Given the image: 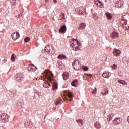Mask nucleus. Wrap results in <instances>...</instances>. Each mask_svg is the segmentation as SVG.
<instances>
[{"label":"nucleus","mask_w":129,"mask_h":129,"mask_svg":"<svg viewBox=\"0 0 129 129\" xmlns=\"http://www.w3.org/2000/svg\"><path fill=\"white\" fill-rule=\"evenodd\" d=\"M114 116V115L113 114H109L107 118V121L109 122L110 120H112V118Z\"/></svg>","instance_id":"obj_18"},{"label":"nucleus","mask_w":129,"mask_h":129,"mask_svg":"<svg viewBox=\"0 0 129 129\" xmlns=\"http://www.w3.org/2000/svg\"><path fill=\"white\" fill-rule=\"evenodd\" d=\"M106 16L108 19V20H111L112 19V15L109 12H106Z\"/></svg>","instance_id":"obj_21"},{"label":"nucleus","mask_w":129,"mask_h":129,"mask_svg":"<svg viewBox=\"0 0 129 129\" xmlns=\"http://www.w3.org/2000/svg\"><path fill=\"white\" fill-rule=\"evenodd\" d=\"M94 3L95 5H96V6L99 8H103L104 7L103 3H102V2H100L99 0H95Z\"/></svg>","instance_id":"obj_9"},{"label":"nucleus","mask_w":129,"mask_h":129,"mask_svg":"<svg viewBox=\"0 0 129 129\" xmlns=\"http://www.w3.org/2000/svg\"><path fill=\"white\" fill-rule=\"evenodd\" d=\"M119 35L118 34V33L116 32H113L111 34V37L112 39H117V38H118Z\"/></svg>","instance_id":"obj_13"},{"label":"nucleus","mask_w":129,"mask_h":129,"mask_svg":"<svg viewBox=\"0 0 129 129\" xmlns=\"http://www.w3.org/2000/svg\"><path fill=\"white\" fill-rule=\"evenodd\" d=\"M11 60L12 62H15L16 61V59L15 58V54H12L11 56Z\"/></svg>","instance_id":"obj_30"},{"label":"nucleus","mask_w":129,"mask_h":129,"mask_svg":"<svg viewBox=\"0 0 129 129\" xmlns=\"http://www.w3.org/2000/svg\"><path fill=\"white\" fill-rule=\"evenodd\" d=\"M102 95L105 96L108 94V90L107 89H104V90L101 92Z\"/></svg>","instance_id":"obj_19"},{"label":"nucleus","mask_w":129,"mask_h":129,"mask_svg":"<svg viewBox=\"0 0 129 129\" xmlns=\"http://www.w3.org/2000/svg\"><path fill=\"white\" fill-rule=\"evenodd\" d=\"M51 49H52V46L51 45H47L45 47L44 51L45 52H46L47 54H52Z\"/></svg>","instance_id":"obj_11"},{"label":"nucleus","mask_w":129,"mask_h":129,"mask_svg":"<svg viewBox=\"0 0 129 129\" xmlns=\"http://www.w3.org/2000/svg\"><path fill=\"white\" fill-rule=\"evenodd\" d=\"M76 12H77L78 14L84 15L85 14V9L83 7H79L76 9Z\"/></svg>","instance_id":"obj_5"},{"label":"nucleus","mask_w":129,"mask_h":129,"mask_svg":"<svg viewBox=\"0 0 129 129\" xmlns=\"http://www.w3.org/2000/svg\"><path fill=\"white\" fill-rule=\"evenodd\" d=\"M72 43L71 44V46L73 48L74 51H78L80 49V46H81V43L78 41L77 39H72Z\"/></svg>","instance_id":"obj_1"},{"label":"nucleus","mask_w":129,"mask_h":129,"mask_svg":"<svg viewBox=\"0 0 129 129\" xmlns=\"http://www.w3.org/2000/svg\"><path fill=\"white\" fill-rule=\"evenodd\" d=\"M53 89H58V85L55 83H53Z\"/></svg>","instance_id":"obj_29"},{"label":"nucleus","mask_w":129,"mask_h":129,"mask_svg":"<svg viewBox=\"0 0 129 129\" xmlns=\"http://www.w3.org/2000/svg\"><path fill=\"white\" fill-rule=\"evenodd\" d=\"M102 76L104 78H108L109 77V73L107 72L104 73Z\"/></svg>","instance_id":"obj_24"},{"label":"nucleus","mask_w":129,"mask_h":129,"mask_svg":"<svg viewBox=\"0 0 129 129\" xmlns=\"http://www.w3.org/2000/svg\"><path fill=\"white\" fill-rule=\"evenodd\" d=\"M111 68H112V69H116V68H117V66L113 64L112 66H111Z\"/></svg>","instance_id":"obj_33"},{"label":"nucleus","mask_w":129,"mask_h":129,"mask_svg":"<svg viewBox=\"0 0 129 129\" xmlns=\"http://www.w3.org/2000/svg\"><path fill=\"white\" fill-rule=\"evenodd\" d=\"M61 67H62V66H59V69H62V68H61Z\"/></svg>","instance_id":"obj_41"},{"label":"nucleus","mask_w":129,"mask_h":129,"mask_svg":"<svg viewBox=\"0 0 129 129\" xmlns=\"http://www.w3.org/2000/svg\"><path fill=\"white\" fill-rule=\"evenodd\" d=\"M16 80L18 82H22V81H23V80H24V77H23V76H22V75H21V74H19L17 76Z\"/></svg>","instance_id":"obj_12"},{"label":"nucleus","mask_w":129,"mask_h":129,"mask_svg":"<svg viewBox=\"0 0 129 129\" xmlns=\"http://www.w3.org/2000/svg\"><path fill=\"white\" fill-rule=\"evenodd\" d=\"M30 39L29 37H27L26 38H25L24 41L25 42V43H28V42H29L30 41Z\"/></svg>","instance_id":"obj_31"},{"label":"nucleus","mask_w":129,"mask_h":129,"mask_svg":"<svg viewBox=\"0 0 129 129\" xmlns=\"http://www.w3.org/2000/svg\"><path fill=\"white\" fill-rule=\"evenodd\" d=\"M59 33H62L63 34L66 33V26L63 25L59 29Z\"/></svg>","instance_id":"obj_15"},{"label":"nucleus","mask_w":129,"mask_h":129,"mask_svg":"<svg viewBox=\"0 0 129 129\" xmlns=\"http://www.w3.org/2000/svg\"><path fill=\"white\" fill-rule=\"evenodd\" d=\"M20 104H21V103L17 102V103H16V105H17V106H20Z\"/></svg>","instance_id":"obj_38"},{"label":"nucleus","mask_w":129,"mask_h":129,"mask_svg":"<svg viewBox=\"0 0 129 129\" xmlns=\"http://www.w3.org/2000/svg\"><path fill=\"white\" fill-rule=\"evenodd\" d=\"M86 27V25L84 23H82L81 24H80L79 29L80 30H83L84 29H85V27Z\"/></svg>","instance_id":"obj_22"},{"label":"nucleus","mask_w":129,"mask_h":129,"mask_svg":"<svg viewBox=\"0 0 129 129\" xmlns=\"http://www.w3.org/2000/svg\"><path fill=\"white\" fill-rule=\"evenodd\" d=\"M13 1L14 5H17V2H16V0H13Z\"/></svg>","instance_id":"obj_39"},{"label":"nucleus","mask_w":129,"mask_h":129,"mask_svg":"<svg viewBox=\"0 0 129 129\" xmlns=\"http://www.w3.org/2000/svg\"><path fill=\"white\" fill-rule=\"evenodd\" d=\"M93 18L94 19H95V20H96L97 19H98V17L97 16H94L93 17Z\"/></svg>","instance_id":"obj_37"},{"label":"nucleus","mask_w":129,"mask_h":129,"mask_svg":"<svg viewBox=\"0 0 129 129\" xmlns=\"http://www.w3.org/2000/svg\"><path fill=\"white\" fill-rule=\"evenodd\" d=\"M113 54L114 56H119L121 54V51L117 49H114Z\"/></svg>","instance_id":"obj_14"},{"label":"nucleus","mask_w":129,"mask_h":129,"mask_svg":"<svg viewBox=\"0 0 129 129\" xmlns=\"http://www.w3.org/2000/svg\"><path fill=\"white\" fill-rule=\"evenodd\" d=\"M118 82L121 83V84H124V85H127V83L123 80H118Z\"/></svg>","instance_id":"obj_25"},{"label":"nucleus","mask_w":129,"mask_h":129,"mask_svg":"<svg viewBox=\"0 0 129 129\" xmlns=\"http://www.w3.org/2000/svg\"><path fill=\"white\" fill-rule=\"evenodd\" d=\"M66 99H68V98H67Z\"/></svg>","instance_id":"obj_47"},{"label":"nucleus","mask_w":129,"mask_h":129,"mask_svg":"<svg viewBox=\"0 0 129 129\" xmlns=\"http://www.w3.org/2000/svg\"><path fill=\"white\" fill-rule=\"evenodd\" d=\"M57 58L58 59H60V60H63V59H66V56L60 54L58 56Z\"/></svg>","instance_id":"obj_26"},{"label":"nucleus","mask_w":129,"mask_h":129,"mask_svg":"<svg viewBox=\"0 0 129 129\" xmlns=\"http://www.w3.org/2000/svg\"><path fill=\"white\" fill-rule=\"evenodd\" d=\"M60 104H61V102L59 101H57L55 102V105H60Z\"/></svg>","instance_id":"obj_34"},{"label":"nucleus","mask_w":129,"mask_h":129,"mask_svg":"<svg viewBox=\"0 0 129 129\" xmlns=\"http://www.w3.org/2000/svg\"><path fill=\"white\" fill-rule=\"evenodd\" d=\"M76 122L78 124L79 126H82L83 125V120L81 119L76 120Z\"/></svg>","instance_id":"obj_16"},{"label":"nucleus","mask_w":129,"mask_h":129,"mask_svg":"<svg viewBox=\"0 0 129 129\" xmlns=\"http://www.w3.org/2000/svg\"><path fill=\"white\" fill-rule=\"evenodd\" d=\"M94 126H95V128H97V129L101 128V124H100V123H99V122H96L95 123Z\"/></svg>","instance_id":"obj_20"},{"label":"nucleus","mask_w":129,"mask_h":129,"mask_svg":"<svg viewBox=\"0 0 129 129\" xmlns=\"http://www.w3.org/2000/svg\"><path fill=\"white\" fill-rule=\"evenodd\" d=\"M122 122V119L120 118H116L113 121L114 124H120Z\"/></svg>","instance_id":"obj_8"},{"label":"nucleus","mask_w":129,"mask_h":129,"mask_svg":"<svg viewBox=\"0 0 129 129\" xmlns=\"http://www.w3.org/2000/svg\"><path fill=\"white\" fill-rule=\"evenodd\" d=\"M47 1H49V0H46V2H47Z\"/></svg>","instance_id":"obj_46"},{"label":"nucleus","mask_w":129,"mask_h":129,"mask_svg":"<svg viewBox=\"0 0 129 129\" xmlns=\"http://www.w3.org/2000/svg\"><path fill=\"white\" fill-rule=\"evenodd\" d=\"M43 87H45V88H48V87H50V84L48 83V82H45L43 84Z\"/></svg>","instance_id":"obj_23"},{"label":"nucleus","mask_w":129,"mask_h":129,"mask_svg":"<svg viewBox=\"0 0 129 129\" xmlns=\"http://www.w3.org/2000/svg\"><path fill=\"white\" fill-rule=\"evenodd\" d=\"M126 64H128V61L127 60L126 61Z\"/></svg>","instance_id":"obj_42"},{"label":"nucleus","mask_w":129,"mask_h":129,"mask_svg":"<svg viewBox=\"0 0 129 129\" xmlns=\"http://www.w3.org/2000/svg\"><path fill=\"white\" fill-rule=\"evenodd\" d=\"M87 76H91V75H89L88 74H86Z\"/></svg>","instance_id":"obj_43"},{"label":"nucleus","mask_w":129,"mask_h":129,"mask_svg":"<svg viewBox=\"0 0 129 129\" xmlns=\"http://www.w3.org/2000/svg\"><path fill=\"white\" fill-rule=\"evenodd\" d=\"M45 77L49 81H52V80H53V77H54V75L50 71H46L45 73Z\"/></svg>","instance_id":"obj_2"},{"label":"nucleus","mask_w":129,"mask_h":129,"mask_svg":"<svg viewBox=\"0 0 129 129\" xmlns=\"http://www.w3.org/2000/svg\"><path fill=\"white\" fill-rule=\"evenodd\" d=\"M123 6V1L122 0H119L115 4L116 8H122Z\"/></svg>","instance_id":"obj_7"},{"label":"nucleus","mask_w":129,"mask_h":129,"mask_svg":"<svg viewBox=\"0 0 129 129\" xmlns=\"http://www.w3.org/2000/svg\"><path fill=\"white\" fill-rule=\"evenodd\" d=\"M27 69L29 71H33L35 72L36 70H37V68L33 64L29 65Z\"/></svg>","instance_id":"obj_10"},{"label":"nucleus","mask_w":129,"mask_h":129,"mask_svg":"<svg viewBox=\"0 0 129 129\" xmlns=\"http://www.w3.org/2000/svg\"><path fill=\"white\" fill-rule=\"evenodd\" d=\"M23 61H20L18 64V66H21V65H23Z\"/></svg>","instance_id":"obj_35"},{"label":"nucleus","mask_w":129,"mask_h":129,"mask_svg":"<svg viewBox=\"0 0 129 129\" xmlns=\"http://www.w3.org/2000/svg\"><path fill=\"white\" fill-rule=\"evenodd\" d=\"M53 2H54V4H56L57 0H53Z\"/></svg>","instance_id":"obj_40"},{"label":"nucleus","mask_w":129,"mask_h":129,"mask_svg":"<svg viewBox=\"0 0 129 129\" xmlns=\"http://www.w3.org/2000/svg\"><path fill=\"white\" fill-rule=\"evenodd\" d=\"M72 65L74 69H75L76 70H78L81 68V66H80V63L79 62V60H75L72 63Z\"/></svg>","instance_id":"obj_3"},{"label":"nucleus","mask_w":129,"mask_h":129,"mask_svg":"<svg viewBox=\"0 0 129 129\" xmlns=\"http://www.w3.org/2000/svg\"><path fill=\"white\" fill-rule=\"evenodd\" d=\"M82 69H83V70H84L85 71H87L88 70V68H87L86 66H83Z\"/></svg>","instance_id":"obj_32"},{"label":"nucleus","mask_w":129,"mask_h":129,"mask_svg":"<svg viewBox=\"0 0 129 129\" xmlns=\"http://www.w3.org/2000/svg\"><path fill=\"white\" fill-rule=\"evenodd\" d=\"M19 16H22V15L20 14H19Z\"/></svg>","instance_id":"obj_44"},{"label":"nucleus","mask_w":129,"mask_h":129,"mask_svg":"<svg viewBox=\"0 0 129 129\" xmlns=\"http://www.w3.org/2000/svg\"><path fill=\"white\" fill-rule=\"evenodd\" d=\"M63 77L64 80H67V79H68V78L69 77V74L68 73V72L63 73Z\"/></svg>","instance_id":"obj_17"},{"label":"nucleus","mask_w":129,"mask_h":129,"mask_svg":"<svg viewBox=\"0 0 129 129\" xmlns=\"http://www.w3.org/2000/svg\"><path fill=\"white\" fill-rule=\"evenodd\" d=\"M12 38L13 39V40H17V39H19V38H20V33H19V32H13L12 35Z\"/></svg>","instance_id":"obj_6"},{"label":"nucleus","mask_w":129,"mask_h":129,"mask_svg":"<svg viewBox=\"0 0 129 129\" xmlns=\"http://www.w3.org/2000/svg\"><path fill=\"white\" fill-rule=\"evenodd\" d=\"M76 84H77V80H75L71 83V85H72V86H75V85H76Z\"/></svg>","instance_id":"obj_28"},{"label":"nucleus","mask_w":129,"mask_h":129,"mask_svg":"<svg viewBox=\"0 0 129 129\" xmlns=\"http://www.w3.org/2000/svg\"><path fill=\"white\" fill-rule=\"evenodd\" d=\"M93 93L95 94L96 93V88H94V90L93 91Z\"/></svg>","instance_id":"obj_36"},{"label":"nucleus","mask_w":129,"mask_h":129,"mask_svg":"<svg viewBox=\"0 0 129 129\" xmlns=\"http://www.w3.org/2000/svg\"><path fill=\"white\" fill-rule=\"evenodd\" d=\"M60 100H62V99H60Z\"/></svg>","instance_id":"obj_45"},{"label":"nucleus","mask_w":129,"mask_h":129,"mask_svg":"<svg viewBox=\"0 0 129 129\" xmlns=\"http://www.w3.org/2000/svg\"><path fill=\"white\" fill-rule=\"evenodd\" d=\"M1 118L3 122H7V121H9V115L6 113H2Z\"/></svg>","instance_id":"obj_4"},{"label":"nucleus","mask_w":129,"mask_h":129,"mask_svg":"<svg viewBox=\"0 0 129 129\" xmlns=\"http://www.w3.org/2000/svg\"><path fill=\"white\" fill-rule=\"evenodd\" d=\"M68 96L69 98H70V100H68L69 101H71L72 100V98L73 97V95H72V94H71V93H68Z\"/></svg>","instance_id":"obj_27"}]
</instances>
